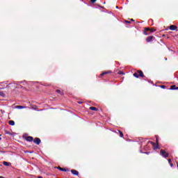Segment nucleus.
I'll return each instance as SVG.
<instances>
[{
  "instance_id": "nucleus-1",
  "label": "nucleus",
  "mask_w": 178,
  "mask_h": 178,
  "mask_svg": "<svg viewBox=\"0 0 178 178\" xmlns=\"http://www.w3.org/2000/svg\"><path fill=\"white\" fill-rule=\"evenodd\" d=\"M134 77L138 79V77L144 78L145 77V76L144 75V72H143L140 70H139L134 74Z\"/></svg>"
},
{
  "instance_id": "nucleus-2",
  "label": "nucleus",
  "mask_w": 178,
  "mask_h": 178,
  "mask_svg": "<svg viewBox=\"0 0 178 178\" xmlns=\"http://www.w3.org/2000/svg\"><path fill=\"white\" fill-rule=\"evenodd\" d=\"M147 31H150V33H154V31H156V29L154 28H145L143 31L144 35H149V33H147Z\"/></svg>"
},
{
  "instance_id": "nucleus-3",
  "label": "nucleus",
  "mask_w": 178,
  "mask_h": 178,
  "mask_svg": "<svg viewBox=\"0 0 178 178\" xmlns=\"http://www.w3.org/2000/svg\"><path fill=\"white\" fill-rule=\"evenodd\" d=\"M160 155L163 156V158H168L169 157V153L166 152L165 149H161L160 150Z\"/></svg>"
},
{
  "instance_id": "nucleus-4",
  "label": "nucleus",
  "mask_w": 178,
  "mask_h": 178,
  "mask_svg": "<svg viewBox=\"0 0 178 178\" xmlns=\"http://www.w3.org/2000/svg\"><path fill=\"white\" fill-rule=\"evenodd\" d=\"M33 143L34 144H36V145H40L41 144V139H40L39 138H35L33 140Z\"/></svg>"
},
{
  "instance_id": "nucleus-5",
  "label": "nucleus",
  "mask_w": 178,
  "mask_h": 178,
  "mask_svg": "<svg viewBox=\"0 0 178 178\" xmlns=\"http://www.w3.org/2000/svg\"><path fill=\"white\" fill-rule=\"evenodd\" d=\"M25 140H26L29 143H33V141H34V138H33V136H26L25 138Z\"/></svg>"
},
{
  "instance_id": "nucleus-6",
  "label": "nucleus",
  "mask_w": 178,
  "mask_h": 178,
  "mask_svg": "<svg viewBox=\"0 0 178 178\" xmlns=\"http://www.w3.org/2000/svg\"><path fill=\"white\" fill-rule=\"evenodd\" d=\"M155 38L153 35H150L146 38V42H151Z\"/></svg>"
},
{
  "instance_id": "nucleus-7",
  "label": "nucleus",
  "mask_w": 178,
  "mask_h": 178,
  "mask_svg": "<svg viewBox=\"0 0 178 178\" xmlns=\"http://www.w3.org/2000/svg\"><path fill=\"white\" fill-rule=\"evenodd\" d=\"M111 73H112V71H106L104 72H102L99 77H102V76H105V74H111Z\"/></svg>"
},
{
  "instance_id": "nucleus-8",
  "label": "nucleus",
  "mask_w": 178,
  "mask_h": 178,
  "mask_svg": "<svg viewBox=\"0 0 178 178\" xmlns=\"http://www.w3.org/2000/svg\"><path fill=\"white\" fill-rule=\"evenodd\" d=\"M170 30H171L172 31H175V30H177V26L175 25H170Z\"/></svg>"
},
{
  "instance_id": "nucleus-9",
  "label": "nucleus",
  "mask_w": 178,
  "mask_h": 178,
  "mask_svg": "<svg viewBox=\"0 0 178 178\" xmlns=\"http://www.w3.org/2000/svg\"><path fill=\"white\" fill-rule=\"evenodd\" d=\"M57 169H58L61 172H69V170H67L66 168H60V166L57 167Z\"/></svg>"
},
{
  "instance_id": "nucleus-10",
  "label": "nucleus",
  "mask_w": 178,
  "mask_h": 178,
  "mask_svg": "<svg viewBox=\"0 0 178 178\" xmlns=\"http://www.w3.org/2000/svg\"><path fill=\"white\" fill-rule=\"evenodd\" d=\"M71 173H72V175H74V176H79V171L76 170H72Z\"/></svg>"
},
{
  "instance_id": "nucleus-11",
  "label": "nucleus",
  "mask_w": 178,
  "mask_h": 178,
  "mask_svg": "<svg viewBox=\"0 0 178 178\" xmlns=\"http://www.w3.org/2000/svg\"><path fill=\"white\" fill-rule=\"evenodd\" d=\"M27 108V106H15V109H26Z\"/></svg>"
},
{
  "instance_id": "nucleus-12",
  "label": "nucleus",
  "mask_w": 178,
  "mask_h": 178,
  "mask_svg": "<svg viewBox=\"0 0 178 178\" xmlns=\"http://www.w3.org/2000/svg\"><path fill=\"white\" fill-rule=\"evenodd\" d=\"M156 146L154 147V149H159V141H158V139L156 140Z\"/></svg>"
},
{
  "instance_id": "nucleus-13",
  "label": "nucleus",
  "mask_w": 178,
  "mask_h": 178,
  "mask_svg": "<svg viewBox=\"0 0 178 178\" xmlns=\"http://www.w3.org/2000/svg\"><path fill=\"white\" fill-rule=\"evenodd\" d=\"M3 165H4V166H10L11 163L7 161H3Z\"/></svg>"
},
{
  "instance_id": "nucleus-14",
  "label": "nucleus",
  "mask_w": 178,
  "mask_h": 178,
  "mask_svg": "<svg viewBox=\"0 0 178 178\" xmlns=\"http://www.w3.org/2000/svg\"><path fill=\"white\" fill-rule=\"evenodd\" d=\"M89 109H90V111H96V112H97V111H98V108H96V107H94V106L90 107Z\"/></svg>"
},
{
  "instance_id": "nucleus-15",
  "label": "nucleus",
  "mask_w": 178,
  "mask_h": 178,
  "mask_svg": "<svg viewBox=\"0 0 178 178\" xmlns=\"http://www.w3.org/2000/svg\"><path fill=\"white\" fill-rule=\"evenodd\" d=\"M8 124H10V126H15V121L13 120L8 121Z\"/></svg>"
},
{
  "instance_id": "nucleus-16",
  "label": "nucleus",
  "mask_w": 178,
  "mask_h": 178,
  "mask_svg": "<svg viewBox=\"0 0 178 178\" xmlns=\"http://www.w3.org/2000/svg\"><path fill=\"white\" fill-rule=\"evenodd\" d=\"M56 92H58V94H60V95H64L65 94L63 92L60 91V90H56Z\"/></svg>"
},
{
  "instance_id": "nucleus-17",
  "label": "nucleus",
  "mask_w": 178,
  "mask_h": 178,
  "mask_svg": "<svg viewBox=\"0 0 178 178\" xmlns=\"http://www.w3.org/2000/svg\"><path fill=\"white\" fill-rule=\"evenodd\" d=\"M31 108L35 111H37V106L35 105L31 104Z\"/></svg>"
},
{
  "instance_id": "nucleus-18",
  "label": "nucleus",
  "mask_w": 178,
  "mask_h": 178,
  "mask_svg": "<svg viewBox=\"0 0 178 178\" xmlns=\"http://www.w3.org/2000/svg\"><path fill=\"white\" fill-rule=\"evenodd\" d=\"M176 88H177L176 85H172V86H171L170 90H176Z\"/></svg>"
},
{
  "instance_id": "nucleus-19",
  "label": "nucleus",
  "mask_w": 178,
  "mask_h": 178,
  "mask_svg": "<svg viewBox=\"0 0 178 178\" xmlns=\"http://www.w3.org/2000/svg\"><path fill=\"white\" fill-rule=\"evenodd\" d=\"M118 133L120 134V137L123 138V132H122L120 130H118Z\"/></svg>"
},
{
  "instance_id": "nucleus-20",
  "label": "nucleus",
  "mask_w": 178,
  "mask_h": 178,
  "mask_svg": "<svg viewBox=\"0 0 178 178\" xmlns=\"http://www.w3.org/2000/svg\"><path fill=\"white\" fill-rule=\"evenodd\" d=\"M5 134H8V136H12V134L10 132L8 131H6Z\"/></svg>"
},
{
  "instance_id": "nucleus-21",
  "label": "nucleus",
  "mask_w": 178,
  "mask_h": 178,
  "mask_svg": "<svg viewBox=\"0 0 178 178\" xmlns=\"http://www.w3.org/2000/svg\"><path fill=\"white\" fill-rule=\"evenodd\" d=\"M160 88H163V89H165V88H166V86H165V85H161V86H160Z\"/></svg>"
},
{
  "instance_id": "nucleus-22",
  "label": "nucleus",
  "mask_w": 178,
  "mask_h": 178,
  "mask_svg": "<svg viewBox=\"0 0 178 178\" xmlns=\"http://www.w3.org/2000/svg\"><path fill=\"white\" fill-rule=\"evenodd\" d=\"M0 96L5 97V93H3V92H0Z\"/></svg>"
},
{
  "instance_id": "nucleus-23",
  "label": "nucleus",
  "mask_w": 178,
  "mask_h": 178,
  "mask_svg": "<svg viewBox=\"0 0 178 178\" xmlns=\"http://www.w3.org/2000/svg\"><path fill=\"white\" fill-rule=\"evenodd\" d=\"M90 2L92 3H95V2H97V0H90Z\"/></svg>"
},
{
  "instance_id": "nucleus-24",
  "label": "nucleus",
  "mask_w": 178,
  "mask_h": 178,
  "mask_svg": "<svg viewBox=\"0 0 178 178\" xmlns=\"http://www.w3.org/2000/svg\"><path fill=\"white\" fill-rule=\"evenodd\" d=\"M118 74H124V73L123 72H122V71H119V72H118Z\"/></svg>"
},
{
  "instance_id": "nucleus-25",
  "label": "nucleus",
  "mask_w": 178,
  "mask_h": 178,
  "mask_svg": "<svg viewBox=\"0 0 178 178\" xmlns=\"http://www.w3.org/2000/svg\"><path fill=\"white\" fill-rule=\"evenodd\" d=\"M125 23H127L128 24H130L131 22L130 21L126 20V21H125Z\"/></svg>"
},
{
  "instance_id": "nucleus-26",
  "label": "nucleus",
  "mask_w": 178,
  "mask_h": 178,
  "mask_svg": "<svg viewBox=\"0 0 178 178\" xmlns=\"http://www.w3.org/2000/svg\"><path fill=\"white\" fill-rule=\"evenodd\" d=\"M168 163H172V159H168Z\"/></svg>"
},
{
  "instance_id": "nucleus-27",
  "label": "nucleus",
  "mask_w": 178,
  "mask_h": 178,
  "mask_svg": "<svg viewBox=\"0 0 178 178\" xmlns=\"http://www.w3.org/2000/svg\"><path fill=\"white\" fill-rule=\"evenodd\" d=\"M150 143H152V145L154 146V145H155V143H154V142H149Z\"/></svg>"
},
{
  "instance_id": "nucleus-28",
  "label": "nucleus",
  "mask_w": 178,
  "mask_h": 178,
  "mask_svg": "<svg viewBox=\"0 0 178 178\" xmlns=\"http://www.w3.org/2000/svg\"><path fill=\"white\" fill-rule=\"evenodd\" d=\"M170 165L171 166V168H173V163H170Z\"/></svg>"
},
{
  "instance_id": "nucleus-29",
  "label": "nucleus",
  "mask_w": 178,
  "mask_h": 178,
  "mask_svg": "<svg viewBox=\"0 0 178 178\" xmlns=\"http://www.w3.org/2000/svg\"><path fill=\"white\" fill-rule=\"evenodd\" d=\"M78 104H83V102H78Z\"/></svg>"
},
{
  "instance_id": "nucleus-30",
  "label": "nucleus",
  "mask_w": 178,
  "mask_h": 178,
  "mask_svg": "<svg viewBox=\"0 0 178 178\" xmlns=\"http://www.w3.org/2000/svg\"><path fill=\"white\" fill-rule=\"evenodd\" d=\"M131 22H134V19H131Z\"/></svg>"
},
{
  "instance_id": "nucleus-31",
  "label": "nucleus",
  "mask_w": 178,
  "mask_h": 178,
  "mask_svg": "<svg viewBox=\"0 0 178 178\" xmlns=\"http://www.w3.org/2000/svg\"><path fill=\"white\" fill-rule=\"evenodd\" d=\"M38 178H42V177H41V176H38Z\"/></svg>"
},
{
  "instance_id": "nucleus-32",
  "label": "nucleus",
  "mask_w": 178,
  "mask_h": 178,
  "mask_svg": "<svg viewBox=\"0 0 178 178\" xmlns=\"http://www.w3.org/2000/svg\"><path fill=\"white\" fill-rule=\"evenodd\" d=\"M0 178H4L3 177H0Z\"/></svg>"
},
{
  "instance_id": "nucleus-33",
  "label": "nucleus",
  "mask_w": 178,
  "mask_h": 178,
  "mask_svg": "<svg viewBox=\"0 0 178 178\" xmlns=\"http://www.w3.org/2000/svg\"><path fill=\"white\" fill-rule=\"evenodd\" d=\"M176 90H178V87H177Z\"/></svg>"
},
{
  "instance_id": "nucleus-34",
  "label": "nucleus",
  "mask_w": 178,
  "mask_h": 178,
  "mask_svg": "<svg viewBox=\"0 0 178 178\" xmlns=\"http://www.w3.org/2000/svg\"><path fill=\"white\" fill-rule=\"evenodd\" d=\"M0 140H2V138L0 137Z\"/></svg>"
},
{
  "instance_id": "nucleus-35",
  "label": "nucleus",
  "mask_w": 178,
  "mask_h": 178,
  "mask_svg": "<svg viewBox=\"0 0 178 178\" xmlns=\"http://www.w3.org/2000/svg\"><path fill=\"white\" fill-rule=\"evenodd\" d=\"M116 8H118V6H116Z\"/></svg>"
}]
</instances>
